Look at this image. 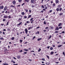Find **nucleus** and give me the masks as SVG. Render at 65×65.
Wrapping results in <instances>:
<instances>
[{"instance_id":"5701e85b","label":"nucleus","mask_w":65,"mask_h":65,"mask_svg":"<svg viewBox=\"0 0 65 65\" xmlns=\"http://www.w3.org/2000/svg\"><path fill=\"white\" fill-rule=\"evenodd\" d=\"M3 65H8V64H7V63H4V64H3Z\"/></svg>"},{"instance_id":"aec40b11","label":"nucleus","mask_w":65,"mask_h":65,"mask_svg":"<svg viewBox=\"0 0 65 65\" xmlns=\"http://www.w3.org/2000/svg\"><path fill=\"white\" fill-rule=\"evenodd\" d=\"M41 38H39L37 40L38 41H40V40H41Z\"/></svg>"},{"instance_id":"de8ad7c7","label":"nucleus","mask_w":65,"mask_h":65,"mask_svg":"<svg viewBox=\"0 0 65 65\" xmlns=\"http://www.w3.org/2000/svg\"><path fill=\"white\" fill-rule=\"evenodd\" d=\"M19 52H23V50H21V51H19Z\"/></svg>"},{"instance_id":"0e129e2a","label":"nucleus","mask_w":65,"mask_h":65,"mask_svg":"<svg viewBox=\"0 0 65 65\" xmlns=\"http://www.w3.org/2000/svg\"><path fill=\"white\" fill-rule=\"evenodd\" d=\"M58 7H61L60 5H58Z\"/></svg>"},{"instance_id":"49530a36","label":"nucleus","mask_w":65,"mask_h":65,"mask_svg":"<svg viewBox=\"0 0 65 65\" xmlns=\"http://www.w3.org/2000/svg\"><path fill=\"white\" fill-rule=\"evenodd\" d=\"M17 35H18V36L19 35V32H17Z\"/></svg>"},{"instance_id":"2eb2a0df","label":"nucleus","mask_w":65,"mask_h":65,"mask_svg":"<svg viewBox=\"0 0 65 65\" xmlns=\"http://www.w3.org/2000/svg\"><path fill=\"white\" fill-rule=\"evenodd\" d=\"M31 15H30L27 18V19H29V18H31Z\"/></svg>"},{"instance_id":"c85d7f7f","label":"nucleus","mask_w":65,"mask_h":65,"mask_svg":"<svg viewBox=\"0 0 65 65\" xmlns=\"http://www.w3.org/2000/svg\"><path fill=\"white\" fill-rule=\"evenodd\" d=\"M25 10L26 12H28V10L27 9H25Z\"/></svg>"},{"instance_id":"1a4fd4ad","label":"nucleus","mask_w":65,"mask_h":65,"mask_svg":"<svg viewBox=\"0 0 65 65\" xmlns=\"http://www.w3.org/2000/svg\"><path fill=\"white\" fill-rule=\"evenodd\" d=\"M50 27L51 28V29H53L54 28V27L53 26H50Z\"/></svg>"},{"instance_id":"6e6d98bb","label":"nucleus","mask_w":65,"mask_h":65,"mask_svg":"<svg viewBox=\"0 0 65 65\" xmlns=\"http://www.w3.org/2000/svg\"><path fill=\"white\" fill-rule=\"evenodd\" d=\"M31 29V27H29V28L28 29V30H30Z\"/></svg>"},{"instance_id":"bb28decb","label":"nucleus","mask_w":65,"mask_h":65,"mask_svg":"<svg viewBox=\"0 0 65 65\" xmlns=\"http://www.w3.org/2000/svg\"><path fill=\"white\" fill-rule=\"evenodd\" d=\"M14 39V37H13L12 38V40H13V39Z\"/></svg>"},{"instance_id":"4468645a","label":"nucleus","mask_w":65,"mask_h":65,"mask_svg":"<svg viewBox=\"0 0 65 65\" xmlns=\"http://www.w3.org/2000/svg\"><path fill=\"white\" fill-rule=\"evenodd\" d=\"M46 57H47V58L49 60L50 59V57H49V56L47 55H46Z\"/></svg>"},{"instance_id":"338daca9","label":"nucleus","mask_w":65,"mask_h":65,"mask_svg":"<svg viewBox=\"0 0 65 65\" xmlns=\"http://www.w3.org/2000/svg\"><path fill=\"white\" fill-rule=\"evenodd\" d=\"M27 25V23H25L24 24V25H25V26H26V25Z\"/></svg>"},{"instance_id":"ddd939ff","label":"nucleus","mask_w":65,"mask_h":65,"mask_svg":"<svg viewBox=\"0 0 65 65\" xmlns=\"http://www.w3.org/2000/svg\"><path fill=\"white\" fill-rule=\"evenodd\" d=\"M63 45H59L58 46V47H61V46H62Z\"/></svg>"},{"instance_id":"9d476101","label":"nucleus","mask_w":65,"mask_h":65,"mask_svg":"<svg viewBox=\"0 0 65 65\" xmlns=\"http://www.w3.org/2000/svg\"><path fill=\"white\" fill-rule=\"evenodd\" d=\"M55 2L57 4L59 3V1L58 0H56Z\"/></svg>"},{"instance_id":"393cba45","label":"nucleus","mask_w":65,"mask_h":65,"mask_svg":"<svg viewBox=\"0 0 65 65\" xmlns=\"http://www.w3.org/2000/svg\"><path fill=\"white\" fill-rule=\"evenodd\" d=\"M50 50H53V47H51L50 48Z\"/></svg>"},{"instance_id":"cd10ccee","label":"nucleus","mask_w":65,"mask_h":65,"mask_svg":"<svg viewBox=\"0 0 65 65\" xmlns=\"http://www.w3.org/2000/svg\"><path fill=\"white\" fill-rule=\"evenodd\" d=\"M62 14H63V13H61L59 15L61 16V15H62Z\"/></svg>"},{"instance_id":"2f4dec72","label":"nucleus","mask_w":65,"mask_h":65,"mask_svg":"<svg viewBox=\"0 0 65 65\" xmlns=\"http://www.w3.org/2000/svg\"><path fill=\"white\" fill-rule=\"evenodd\" d=\"M31 24H32V23H33V22H34V20H31Z\"/></svg>"},{"instance_id":"09e8293b","label":"nucleus","mask_w":65,"mask_h":65,"mask_svg":"<svg viewBox=\"0 0 65 65\" xmlns=\"http://www.w3.org/2000/svg\"><path fill=\"white\" fill-rule=\"evenodd\" d=\"M59 29H62V27H60L59 28Z\"/></svg>"},{"instance_id":"c03bdc74","label":"nucleus","mask_w":65,"mask_h":65,"mask_svg":"<svg viewBox=\"0 0 65 65\" xmlns=\"http://www.w3.org/2000/svg\"><path fill=\"white\" fill-rule=\"evenodd\" d=\"M51 37H52V36H50L49 37V39H50V38H51Z\"/></svg>"},{"instance_id":"423d86ee","label":"nucleus","mask_w":65,"mask_h":65,"mask_svg":"<svg viewBox=\"0 0 65 65\" xmlns=\"http://www.w3.org/2000/svg\"><path fill=\"white\" fill-rule=\"evenodd\" d=\"M62 25V23H60L59 24L58 26V27H60V26H61Z\"/></svg>"},{"instance_id":"58836bf2","label":"nucleus","mask_w":65,"mask_h":65,"mask_svg":"<svg viewBox=\"0 0 65 65\" xmlns=\"http://www.w3.org/2000/svg\"><path fill=\"white\" fill-rule=\"evenodd\" d=\"M33 19H34L33 18H31V19H30V21H32V20H33Z\"/></svg>"},{"instance_id":"c9c22d12","label":"nucleus","mask_w":65,"mask_h":65,"mask_svg":"<svg viewBox=\"0 0 65 65\" xmlns=\"http://www.w3.org/2000/svg\"><path fill=\"white\" fill-rule=\"evenodd\" d=\"M43 23L44 25H45L46 24V22H45V21H44Z\"/></svg>"},{"instance_id":"a19ab883","label":"nucleus","mask_w":65,"mask_h":65,"mask_svg":"<svg viewBox=\"0 0 65 65\" xmlns=\"http://www.w3.org/2000/svg\"><path fill=\"white\" fill-rule=\"evenodd\" d=\"M63 55H65V52H63V53H62Z\"/></svg>"},{"instance_id":"603ef678","label":"nucleus","mask_w":65,"mask_h":65,"mask_svg":"<svg viewBox=\"0 0 65 65\" xmlns=\"http://www.w3.org/2000/svg\"><path fill=\"white\" fill-rule=\"evenodd\" d=\"M52 10H50V12H52Z\"/></svg>"},{"instance_id":"e433bc0d","label":"nucleus","mask_w":65,"mask_h":65,"mask_svg":"<svg viewBox=\"0 0 65 65\" xmlns=\"http://www.w3.org/2000/svg\"><path fill=\"white\" fill-rule=\"evenodd\" d=\"M42 60L43 61H45V59H44V58H42Z\"/></svg>"},{"instance_id":"a211bd4d","label":"nucleus","mask_w":65,"mask_h":65,"mask_svg":"<svg viewBox=\"0 0 65 65\" xmlns=\"http://www.w3.org/2000/svg\"><path fill=\"white\" fill-rule=\"evenodd\" d=\"M11 62H13V63L14 64V63H15V61H14L13 60H12L11 61Z\"/></svg>"},{"instance_id":"37998d69","label":"nucleus","mask_w":65,"mask_h":65,"mask_svg":"<svg viewBox=\"0 0 65 65\" xmlns=\"http://www.w3.org/2000/svg\"><path fill=\"white\" fill-rule=\"evenodd\" d=\"M22 40H20V43H22Z\"/></svg>"},{"instance_id":"0eeeda50","label":"nucleus","mask_w":65,"mask_h":65,"mask_svg":"<svg viewBox=\"0 0 65 65\" xmlns=\"http://www.w3.org/2000/svg\"><path fill=\"white\" fill-rule=\"evenodd\" d=\"M59 28L58 27H56V28L55 29L56 30H59Z\"/></svg>"},{"instance_id":"a18cd8bd","label":"nucleus","mask_w":65,"mask_h":65,"mask_svg":"<svg viewBox=\"0 0 65 65\" xmlns=\"http://www.w3.org/2000/svg\"><path fill=\"white\" fill-rule=\"evenodd\" d=\"M41 7L43 8H44V7L43 5H42Z\"/></svg>"},{"instance_id":"e2e57ef3","label":"nucleus","mask_w":65,"mask_h":65,"mask_svg":"<svg viewBox=\"0 0 65 65\" xmlns=\"http://www.w3.org/2000/svg\"><path fill=\"white\" fill-rule=\"evenodd\" d=\"M45 9H47V7H45Z\"/></svg>"},{"instance_id":"7ed1b4c3","label":"nucleus","mask_w":65,"mask_h":65,"mask_svg":"<svg viewBox=\"0 0 65 65\" xmlns=\"http://www.w3.org/2000/svg\"><path fill=\"white\" fill-rule=\"evenodd\" d=\"M16 3V2H15V0H14L12 2V3L14 4V5H15Z\"/></svg>"},{"instance_id":"f3484780","label":"nucleus","mask_w":65,"mask_h":65,"mask_svg":"<svg viewBox=\"0 0 65 65\" xmlns=\"http://www.w3.org/2000/svg\"><path fill=\"white\" fill-rule=\"evenodd\" d=\"M54 52H51L50 54H51V55H53V54H54Z\"/></svg>"},{"instance_id":"7c9ffc66","label":"nucleus","mask_w":65,"mask_h":65,"mask_svg":"<svg viewBox=\"0 0 65 65\" xmlns=\"http://www.w3.org/2000/svg\"><path fill=\"white\" fill-rule=\"evenodd\" d=\"M58 32H58V31H55V33H58Z\"/></svg>"},{"instance_id":"ea45409f","label":"nucleus","mask_w":65,"mask_h":65,"mask_svg":"<svg viewBox=\"0 0 65 65\" xmlns=\"http://www.w3.org/2000/svg\"><path fill=\"white\" fill-rule=\"evenodd\" d=\"M0 39H1V40L2 39H3V38L1 37V38H0Z\"/></svg>"},{"instance_id":"864d4df0","label":"nucleus","mask_w":65,"mask_h":65,"mask_svg":"<svg viewBox=\"0 0 65 65\" xmlns=\"http://www.w3.org/2000/svg\"><path fill=\"white\" fill-rule=\"evenodd\" d=\"M58 60H59V61H60V60H61V58L60 57L59 58Z\"/></svg>"},{"instance_id":"dca6fc26","label":"nucleus","mask_w":65,"mask_h":65,"mask_svg":"<svg viewBox=\"0 0 65 65\" xmlns=\"http://www.w3.org/2000/svg\"><path fill=\"white\" fill-rule=\"evenodd\" d=\"M14 7V8L15 7L14 6H13L12 5H11L10 6V7Z\"/></svg>"},{"instance_id":"a878e982","label":"nucleus","mask_w":65,"mask_h":65,"mask_svg":"<svg viewBox=\"0 0 65 65\" xmlns=\"http://www.w3.org/2000/svg\"><path fill=\"white\" fill-rule=\"evenodd\" d=\"M17 57L18 58V59H20V56H17Z\"/></svg>"},{"instance_id":"b1692460","label":"nucleus","mask_w":65,"mask_h":65,"mask_svg":"<svg viewBox=\"0 0 65 65\" xmlns=\"http://www.w3.org/2000/svg\"><path fill=\"white\" fill-rule=\"evenodd\" d=\"M22 15H24L25 14V13H24V12H22Z\"/></svg>"},{"instance_id":"c756f323","label":"nucleus","mask_w":65,"mask_h":65,"mask_svg":"<svg viewBox=\"0 0 65 65\" xmlns=\"http://www.w3.org/2000/svg\"><path fill=\"white\" fill-rule=\"evenodd\" d=\"M41 51V48H39V50H38V52H40Z\"/></svg>"},{"instance_id":"3c124183","label":"nucleus","mask_w":65,"mask_h":65,"mask_svg":"<svg viewBox=\"0 0 65 65\" xmlns=\"http://www.w3.org/2000/svg\"><path fill=\"white\" fill-rule=\"evenodd\" d=\"M61 33H65V32H64V31H62V32H61Z\"/></svg>"},{"instance_id":"13d9d810","label":"nucleus","mask_w":65,"mask_h":65,"mask_svg":"<svg viewBox=\"0 0 65 65\" xmlns=\"http://www.w3.org/2000/svg\"><path fill=\"white\" fill-rule=\"evenodd\" d=\"M21 1H22V0H19V2H21Z\"/></svg>"},{"instance_id":"39448f33","label":"nucleus","mask_w":65,"mask_h":65,"mask_svg":"<svg viewBox=\"0 0 65 65\" xmlns=\"http://www.w3.org/2000/svg\"><path fill=\"white\" fill-rule=\"evenodd\" d=\"M34 0H31V2L32 3H34Z\"/></svg>"},{"instance_id":"f03ea898","label":"nucleus","mask_w":65,"mask_h":65,"mask_svg":"<svg viewBox=\"0 0 65 65\" xmlns=\"http://www.w3.org/2000/svg\"><path fill=\"white\" fill-rule=\"evenodd\" d=\"M25 32L26 34H27L28 33V30H27V29L26 28L25 29Z\"/></svg>"},{"instance_id":"5fc2aeb1","label":"nucleus","mask_w":65,"mask_h":65,"mask_svg":"<svg viewBox=\"0 0 65 65\" xmlns=\"http://www.w3.org/2000/svg\"><path fill=\"white\" fill-rule=\"evenodd\" d=\"M27 18V16H24V18H25V19H26Z\"/></svg>"},{"instance_id":"8fccbe9b","label":"nucleus","mask_w":65,"mask_h":65,"mask_svg":"<svg viewBox=\"0 0 65 65\" xmlns=\"http://www.w3.org/2000/svg\"><path fill=\"white\" fill-rule=\"evenodd\" d=\"M26 23H29V21H27Z\"/></svg>"},{"instance_id":"9b49d317","label":"nucleus","mask_w":65,"mask_h":65,"mask_svg":"<svg viewBox=\"0 0 65 65\" xmlns=\"http://www.w3.org/2000/svg\"><path fill=\"white\" fill-rule=\"evenodd\" d=\"M1 7V9H3L4 8V6H0Z\"/></svg>"},{"instance_id":"4c0bfd02","label":"nucleus","mask_w":65,"mask_h":65,"mask_svg":"<svg viewBox=\"0 0 65 65\" xmlns=\"http://www.w3.org/2000/svg\"><path fill=\"white\" fill-rule=\"evenodd\" d=\"M59 63V62H55L56 64H58V63Z\"/></svg>"},{"instance_id":"6ab92c4d","label":"nucleus","mask_w":65,"mask_h":65,"mask_svg":"<svg viewBox=\"0 0 65 65\" xmlns=\"http://www.w3.org/2000/svg\"><path fill=\"white\" fill-rule=\"evenodd\" d=\"M24 51H26V52H27L29 51V50L28 49H24Z\"/></svg>"},{"instance_id":"f8f14e48","label":"nucleus","mask_w":65,"mask_h":65,"mask_svg":"<svg viewBox=\"0 0 65 65\" xmlns=\"http://www.w3.org/2000/svg\"><path fill=\"white\" fill-rule=\"evenodd\" d=\"M56 10L57 11H59V9L58 8H57L56 9Z\"/></svg>"},{"instance_id":"79ce46f5","label":"nucleus","mask_w":65,"mask_h":65,"mask_svg":"<svg viewBox=\"0 0 65 65\" xmlns=\"http://www.w3.org/2000/svg\"><path fill=\"white\" fill-rule=\"evenodd\" d=\"M50 46H48L47 47V48L48 49H49V48H50Z\"/></svg>"},{"instance_id":"4be33fe9","label":"nucleus","mask_w":65,"mask_h":65,"mask_svg":"<svg viewBox=\"0 0 65 65\" xmlns=\"http://www.w3.org/2000/svg\"><path fill=\"white\" fill-rule=\"evenodd\" d=\"M22 22H21L19 24H17V25H21V24H22Z\"/></svg>"},{"instance_id":"4d7b16f0","label":"nucleus","mask_w":65,"mask_h":65,"mask_svg":"<svg viewBox=\"0 0 65 65\" xmlns=\"http://www.w3.org/2000/svg\"><path fill=\"white\" fill-rule=\"evenodd\" d=\"M41 12H42V13H43V10H42L41 11Z\"/></svg>"},{"instance_id":"72a5a7b5","label":"nucleus","mask_w":65,"mask_h":65,"mask_svg":"<svg viewBox=\"0 0 65 65\" xmlns=\"http://www.w3.org/2000/svg\"><path fill=\"white\" fill-rule=\"evenodd\" d=\"M5 21H6V19H3V22H4Z\"/></svg>"},{"instance_id":"69168bd1","label":"nucleus","mask_w":65,"mask_h":65,"mask_svg":"<svg viewBox=\"0 0 65 65\" xmlns=\"http://www.w3.org/2000/svg\"><path fill=\"white\" fill-rule=\"evenodd\" d=\"M31 7H34V6L33 5H32L31 6Z\"/></svg>"},{"instance_id":"f257e3e1","label":"nucleus","mask_w":65,"mask_h":65,"mask_svg":"<svg viewBox=\"0 0 65 65\" xmlns=\"http://www.w3.org/2000/svg\"><path fill=\"white\" fill-rule=\"evenodd\" d=\"M7 8V7L6 6L4 8V11H5L6 10Z\"/></svg>"},{"instance_id":"6e6552de","label":"nucleus","mask_w":65,"mask_h":65,"mask_svg":"<svg viewBox=\"0 0 65 65\" xmlns=\"http://www.w3.org/2000/svg\"><path fill=\"white\" fill-rule=\"evenodd\" d=\"M25 2H29V0H24Z\"/></svg>"},{"instance_id":"680f3d73","label":"nucleus","mask_w":65,"mask_h":65,"mask_svg":"<svg viewBox=\"0 0 65 65\" xmlns=\"http://www.w3.org/2000/svg\"><path fill=\"white\" fill-rule=\"evenodd\" d=\"M10 11H11V12H13V10H12V9H11V10Z\"/></svg>"},{"instance_id":"bf43d9fd","label":"nucleus","mask_w":65,"mask_h":65,"mask_svg":"<svg viewBox=\"0 0 65 65\" xmlns=\"http://www.w3.org/2000/svg\"><path fill=\"white\" fill-rule=\"evenodd\" d=\"M8 18L9 19H10V18H11V17H10V16H9V17H8Z\"/></svg>"},{"instance_id":"f704fd0d","label":"nucleus","mask_w":65,"mask_h":65,"mask_svg":"<svg viewBox=\"0 0 65 65\" xmlns=\"http://www.w3.org/2000/svg\"><path fill=\"white\" fill-rule=\"evenodd\" d=\"M62 9V8H60L59 9L60 11H61Z\"/></svg>"},{"instance_id":"774afa93","label":"nucleus","mask_w":65,"mask_h":65,"mask_svg":"<svg viewBox=\"0 0 65 65\" xmlns=\"http://www.w3.org/2000/svg\"><path fill=\"white\" fill-rule=\"evenodd\" d=\"M53 47H55V45H53Z\"/></svg>"},{"instance_id":"473e14b6","label":"nucleus","mask_w":65,"mask_h":65,"mask_svg":"<svg viewBox=\"0 0 65 65\" xmlns=\"http://www.w3.org/2000/svg\"><path fill=\"white\" fill-rule=\"evenodd\" d=\"M9 23V22L8 21L6 24V25H8V23Z\"/></svg>"},{"instance_id":"052dcab7","label":"nucleus","mask_w":65,"mask_h":65,"mask_svg":"<svg viewBox=\"0 0 65 65\" xmlns=\"http://www.w3.org/2000/svg\"><path fill=\"white\" fill-rule=\"evenodd\" d=\"M24 4L25 3H23V4L22 5V6H23V5H24Z\"/></svg>"},{"instance_id":"412c9836","label":"nucleus","mask_w":65,"mask_h":65,"mask_svg":"<svg viewBox=\"0 0 65 65\" xmlns=\"http://www.w3.org/2000/svg\"><path fill=\"white\" fill-rule=\"evenodd\" d=\"M27 52H24V53H23V54L25 55V54H27Z\"/></svg>"},{"instance_id":"20e7f679","label":"nucleus","mask_w":65,"mask_h":65,"mask_svg":"<svg viewBox=\"0 0 65 65\" xmlns=\"http://www.w3.org/2000/svg\"><path fill=\"white\" fill-rule=\"evenodd\" d=\"M8 17L6 15L4 16V19H7V18H8Z\"/></svg>"}]
</instances>
